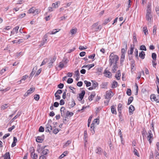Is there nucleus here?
Masks as SVG:
<instances>
[{"instance_id":"nucleus-50","label":"nucleus","mask_w":159,"mask_h":159,"mask_svg":"<svg viewBox=\"0 0 159 159\" xmlns=\"http://www.w3.org/2000/svg\"><path fill=\"white\" fill-rule=\"evenodd\" d=\"M70 33L72 34H73L75 33H76L77 31V29H73L70 30Z\"/></svg>"},{"instance_id":"nucleus-62","label":"nucleus","mask_w":159,"mask_h":159,"mask_svg":"<svg viewBox=\"0 0 159 159\" xmlns=\"http://www.w3.org/2000/svg\"><path fill=\"white\" fill-rule=\"evenodd\" d=\"M72 104H71L70 105V107H73L76 104L75 103V101H74V100L73 99H72Z\"/></svg>"},{"instance_id":"nucleus-38","label":"nucleus","mask_w":159,"mask_h":159,"mask_svg":"<svg viewBox=\"0 0 159 159\" xmlns=\"http://www.w3.org/2000/svg\"><path fill=\"white\" fill-rule=\"evenodd\" d=\"M107 82H104L102 83L101 84V88L102 89L106 88L107 86Z\"/></svg>"},{"instance_id":"nucleus-57","label":"nucleus","mask_w":159,"mask_h":159,"mask_svg":"<svg viewBox=\"0 0 159 159\" xmlns=\"http://www.w3.org/2000/svg\"><path fill=\"white\" fill-rule=\"evenodd\" d=\"M73 80L72 78H69L67 81V82L68 84H71L73 82Z\"/></svg>"},{"instance_id":"nucleus-48","label":"nucleus","mask_w":159,"mask_h":159,"mask_svg":"<svg viewBox=\"0 0 159 159\" xmlns=\"http://www.w3.org/2000/svg\"><path fill=\"white\" fill-rule=\"evenodd\" d=\"M8 107V106H7V104H5L4 105H2L1 107V109H3L4 110Z\"/></svg>"},{"instance_id":"nucleus-9","label":"nucleus","mask_w":159,"mask_h":159,"mask_svg":"<svg viewBox=\"0 0 159 159\" xmlns=\"http://www.w3.org/2000/svg\"><path fill=\"white\" fill-rule=\"evenodd\" d=\"M48 37L47 34L45 35L44 36V38L42 41L41 43L40 44V46L43 45L44 44L47 43V38Z\"/></svg>"},{"instance_id":"nucleus-31","label":"nucleus","mask_w":159,"mask_h":159,"mask_svg":"<svg viewBox=\"0 0 159 159\" xmlns=\"http://www.w3.org/2000/svg\"><path fill=\"white\" fill-rule=\"evenodd\" d=\"M148 135L147 136L148 138L152 139L153 134H152V131L151 130H149L148 132Z\"/></svg>"},{"instance_id":"nucleus-59","label":"nucleus","mask_w":159,"mask_h":159,"mask_svg":"<svg viewBox=\"0 0 159 159\" xmlns=\"http://www.w3.org/2000/svg\"><path fill=\"white\" fill-rule=\"evenodd\" d=\"M28 77V76L27 75H25L23 76V78L20 80V82L19 83H20L21 82V81L23 80H25Z\"/></svg>"},{"instance_id":"nucleus-20","label":"nucleus","mask_w":159,"mask_h":159,"mask_svg":"<svg viewBox=\"0 0 159 159\" xmlns=\"http://www.w3.org/2000/svg\"><path fill=\"white\" fill-rule=\"evenodd\" d=\"M91 82L92 83V87L94 89H96V88L98 86V82H96L95 80H91Z\"/></svg>"},{"instance_id":"nucleus-44","label":"nucleus","mask_w":159,"mask_h":159,"mask_svg":"<svg viewBox=\"0 0 159 159\" xmlns=\"http://www.w3.org/2000/svg\"><path fill=\"white\" fill-rule=\"evenodd\" d=\"M152 57L153 60L156 61V60L157 55L155 53H152Z\"/></svg>"},{"instance_id":"nucleus-35","label":"nucleus","mask_w":159,"mask_h":159,"mask_svg":"<svg viewBox=\"0 0 159 159\" xmlns=\"http://www.w3.org/2000/svg\"><path fill=\"white\" fill-rule=\"evenodd\" d=\"M142 134L143 137L144 138V136H146V135L147 134V132L145 128H143V130L142 131Z\"/></svg>"},{"instance_id":"nucleus-29","label":"nucleus","mask_w":159,"mask_h":159,"mask_svg":"<svg viewBox=\"0 0 159 159\" xmlns=\"http://www.w3.org/2000/svg\"><path fill=\"white\" fill-rule=\"evenodd\" d=\"M122 105L121 103H119L118 106V110L119 114L121 113V110L122 109Z\"/></svg>"},{"instance_id":"nucleus-21","label":"nucleus","mask_w":159,"mask_h":159,"mask_svg":"<svg viewBox=\"0 0 159 159\" xmlns=\"http://www.w3.org/2000/svg\"><path fill=\"white\" fill-rule=\"evenodd\" d=\"M121 76L120 72V70L117 71V73L116 74L115 77L118 80L120 79V77Z\"/></svg>"},{"instance_id":"nucleus-6","label":"nucleus","mask_w":159,"mask_h":159,"mask_svg":"<svg viewBox=\"0 0 159 159\" xmlns=\"http://www.w3.org/2000/svg\"><path fill=\"white\" fill-rule=\"evenodd\" d=\"M46 127L45 132H49V133H50L51 130L52 129V128L50 124L48 123L46 125Z\"/></svg>"},{"instance_id":"nucleus-5","label":"nucleus","mask_w":159,"mask_h":159,"mask_svg":"<svg viewBox=\"0 0 159 159\" xmlns=\"http://www.w3.org/2000/svg\"><path fill=\"white\" fill-rule=\"evenodd\" d=\"M44 136L43 134L41 136H37L36 138V141L37 142L42 143L44 140Z\"/></svg>"},{"instance_id":"nucleus-15","label":"nucleus","mask_w":159,"mask_h":159,"mask_svg":"<svg viewBox=\"0 0 159 159\" xmlns=\"http://www.w3.org/2000/svg\"><path fill=\"white\" fill-rule=\"evenodd\" d=\"M88 137V134L87 133V132L86 130L84 131V139L85 141L84 142V145L85 146L86 145V143L87 142V138Z\"/></svg>"},{"instance_id":"nucleus-36","label":"nucleus","mask_w":159,"mask_h":159,"mask_svg":"<svg viewBox=\"0 0 159 159\" xmlns=\"http://www.w3.org/2000/svg\"><path fill=\"white\" fill-rule=\"evenodd\" d=\"M133 39L134 40V43H137L138 41L136 37V34L135 33H134L133 34Z\"/></svg>"},{"instance_id":"nucleus-40","label":"nucleus","mask_w":159,"mask_h":159,"mask_svg":"<svg viewBox=\"0 0 159 159\" xmlns=\"http://www.w3.org/2000/svg\"><path fill=\"white\" fill-rule=\"evenodd\" d=\"M34 88H31L30 89L27 90V92H28L30 94L32 93L35 90Z\"/></svg>"},{"instance_id":"nucleus-8","label":"nucleus","mask_w":159,"mask_h":159,"mask_svg":"<svg viewBox=\"0 0 159 159\" xmlns=\"http://www.w3.org/2000/svg\"><path fill=\"white\" fill-rule=\"evenodd\" d=\"M21 114V111H19L17 114L11 120L10 123V124L12 123L14 120H16L17 118L20 116Z\"/></svg>"},{"instance_id":"nucleus-34","label":"nucleus","mask_w":159,"mask_h":159,"mask_svg":"<svg viewBox=\"0 0 159 159\" xmlns=\"http://www.w3.org/2000/svg\"><path fill=\"white\" fill-rule=\"evenodd\" d=\"M134 99L133 97H129L128 100V102L127 103V105H129L132 102Z\"/></svg>"},{"instance_id":"nucleus-42","label":"nucleus","mask_w":159,"mask_h":159,"mask_svg":"<svg viewBox=\"0 0 159 159\" xmlns=\"http://www.w3.org/2000/svg\"><path fill=\"white\" fill-rule=\"evenodd\" d=\"M102 67H100L99 68H97V70L98 71L97 73L99 75L101 74L102 73Z\"/></svg>"},{"instance_id":"nucleus-4","label":"nucleus","mask_w":159,"mask_h":159,"mask_svg":"<svg viewBox=\"0 0 159 159\" xmlns=\"http://www.w3.org/2000/svg\"><path fill=\"white\" fill-rule=\"evenodd\" d=\"M111 93H113L112 92L111 90L106 92V95L105 96L106 99H110L113 96V94L112 95Z\"/></svg>"},{"instance_id":"nucleus-22","label":"nucleus","mask_w":159,"mask_h":159,"mask_svg":"<svg viewBox=\"0 0 159 159\" xmlns=\"http://www.w3.org/2000/svg\"><path fill=\"white\" fill-rule=\"evenodd\" d=\"M145 55V53L143 51H141L139 53V57L143 59L144 58Z\"/></svg>"},{"instance_id":"nucleus-18","label":"nucleus","mask_w":159,"mask_h":159,"mask_svg":"<svg viewBox=\"0 0 159 159\" xmlns=\"http://www.w3.org/2000/svg\"><path fill=\"white\" fill-rule=\"evenodd\" d=\"M102 149L100 147H98L97 148L95 152L97 154L101 155L102 154Z\"/></svg>"},{"instance_id":"nucleus-27","label":"nucleus","mask_w":159,"mask_h":159,"mask_svg":"<svg viewBox=\"0 0 159 159\" xmlns=\"http://www.w3.org/2000/svg\"><path fill=\"white\" fill-rule=\"evenodd\" d=\"M95 96V93L94 92H93L92 94L89 97V101H91L93 100V98Z\"/></svg>"},{"instance_id":"nucleus-26","label":"nucleus","mask_w":159,"mask_h":159,"mask_svg":"<svg viewBox=\"0 0 159 159\" xmlns=\"http://www.w3.org/2000/svg\"><path fill=\"white\" fill-rule=\"evenodd\" d=\"M46 146H45L44 147L42 148L43 150L42 152V153L43 155H46L48 153V151L47 149H44Z\"/></svg>"},{"instance_id":"nucleus-23","label":"nucleus","mask_w":159,"mask_h":159,"mask_svg":"<svg viewBox=\"0 0 159 159\" xmlns=\"http://www.w3.org/2000/svg\"><path fill=\"white\" fill-rule=\"evenodd\" d=\"M113 66L112 69V71L113 73H114L116 70V69L118 68L117 65V64H113Z\"/></svg>"},{"instance_id":"nucleus-56","label":"nucleus","mask_w":159,"mask_h":159,"mask_svg":"<svg viewBox=\"0 0 159 159\" xmlns=\"http://www.w3.org/2000/svg\"><path fill=\"white\" fill-rule=\"evenodd\" d=\"M19 29V26H16L13 29V30L15 32L17 33L18 29Z\"/></svg>"},{"instance_id":"nucleus-7","label":"nucleus","mask_w":159,"mask_h":159,"mask_svg":"<svg viewBox=\"0 0 159 159\" xmlns=\"http://www.w3.org/2000/svg\"><path fill=\"white\" fill-rule=\"evenodd\" d=\"M56 59V57L54 56L53 58L51 59L50 60V61L48 64V66L49 68H51L52 66H53L52 64L55 61Z\"/></svg>"},{"instance_id":"nucleus-53","label":"nucleus","mask_w":159,"mask_h":159,"mask_svg":"<svg viewBox=\"0 0 159 159\" xmlns=\"http://www.w3.org/2000/svg\"><path fill=\"white\" fill-rule=\"evenodd\" d=\"M110 21V20L109 18H107L104 20L103 24L105 25H106Z\"/></svg>"},{"instance_id":"nucleus-64","label":"nucleus","mask_w":159,"mask_h":159,"mask_svg":"<svg viewBox=\"0 0 159 159\" xmlns=\"http://www.w3.org/2000/svg\"><path fill=\"white\" fill-rule=\"evenodd\" d=\"M39 131V132H43L44 131V128L42 126H41L40 127Z\"/></svg>"},{"instance_id":"nucleus-41","label":"nucleus","mask_w":159,"mask_h":159,"mask_svg":"<svg viewBox=\"0 0 159 159\" xmlns=\"http://www.w3.org/2000/svg\"><path fill=\"white\" fill-rule=\"evenodd\" d=\"M140 50L146 51L147 50V48L144 45H142L140 47Z\"/></svg>"},{"instance_id":"nucleus-28","label":"nucleus","mask_w":159,"mask_h":159,"mask_svg":"<svg viewBox=\"0 0 159 159\" xmlns=\"http://www.w3.org/2000/svg\"><path fill=\"white\" fill-rule=\"evenodd\" d=\"M60 2L59 1L55 3H53L52 4V7L54 8H57L58 7V4H60Z\"/></svg>"},{"instance_id":"nucleus-49","label":"nucleus","mask_w":159,"mask_h":159,"mask_svg":"<svg viewBox=\"0 0 159 159\" xmlns=\"http://www.w3.org/2000/svg\"><path fill=\"white\" fill-rule=\"evenodd\" d=\"M71 143V141L70 140H68L65 144L63 145V147L65 148L69 145Z\"/></svg>"},{"instance_id":"nucleus-3","label":"nucleus","mask_w":159,"mask_h":159,"mask_svg":"<svg viewBox=\"0 0 159 159\" xmlns=\"http://www.w3.org/2000/svg\"><path fill=\"white\" fill-rule=\"evenodd\" d=\"M102 28L100 25H98V23L97 22L94 24L92 26V30L93 31H97L100 30Z\"/></svg>"},{"instance_id":"nucleus-55","label":"nucleus","mask_w":159,"mask_h":159,"mask_svg":"<svg viewBox=\"0 0 159 159\" xmlns=\"http://www.w3.org/2000/svg\"><path fill=\"white\" fill-rule=\"evenodd\" d=\"M92 118V116H90L88 120V127H89L90 126V124L91 120V119Z\"/></svg>"},{"instance_id":"nucleus-61","label":"nucleus","mask_w":159,"mask_h":159,"mask_svg":"<svg viewBox=\"0 0 159 159\" xmlns=\"http://www.w3.org/2000/svg\"><path fill=\"white\" fill-rule=\"evenodd\" d=\"M64 64L61 61L59 63V65H58V67L61 68H62L64 67Z\"/></svg>"},{"instance_id":"nucleus-30","label":"nucleus","mask_w":159,"mask_h":159,"mask_svg":"<svg viewBox=\"0 0 159 159\" xmlns=\"http://www.w3.org/2000/svg\"><path fill=\"white\" fill-rule=\"evenodd\" d=\"M111 112L112 114H116V110L115 107L114 106L112 105L111 107Z\"/></svg>"},{"instance_id":"nucleus-37","label":"nucleus","mask_w":159,"mask_h":159,"mask_svg":"<svg viewBox=\"0 0 159 159\" xmlns=\"http://www.w3.org/2000/svg\"><path fill=\"white\" fill-rule=\"evenodd\" d=\"M31 156L32 158H33V159H36L38 157V155L35 154V153L31 152Z\"/></svg>"},{"instance_id":"nucleus-45","label":"nucleus","mask_w":159,"mask_h":159,"mask_svg":"<svg viewBox=\"0 0 159 159\" xmlns=\"http://www.w3.org/2000/svg\"><path fill=\"white\" fill-rule=\"evenodd\" d=\"M126 94L129 96H130L131 95V91L130 89H128L126 91Z\"/></svg>"},{"instance_id":"nucleus-60","label":"nucleus","mask_w":159,"mask_h":159,"mask_svg":"<svg viewBox=\"0 0 159 159\" xmlns=\"http://www.w3.org/2000/svg\"><path fill=\"white\" fill-rule=\"evenodd\" d=\"M156 30H157V26L155 25H154L153 26V34H155L156 33Z\"/></svg>"},{"instance_id":"nucleus-52","label":"nucleus","mask_w":159,"mask_h":159,"mask_svg":"<svg viewBox=\"0 0 159 159\" xmlns=\"http://www.w3.org/2000/svg\"><path fill=\"white\" fill-rule=\"evenodd\" d=\"M143 32L145 35H146L148 34V30L146 27H144L143 28Z\"/></svg>"},{"instance_id":"nucleus-13","label":"nucleus","mask_w":159,"mask_h":159,"mask_svg":"<svg viewBox=\"0 0 159 159\" xmlns=\"http://www.w3.org/2000/svg\"><path fill=\"white\" fill-rule=\"evenodd\" d=\"M60 110L61 112V116L64 117L66 112L65 107H61Z\"/></svg>"},{"instance_id":"nucleus-10","label":"nucleus","mask_w":159,"mask_h":159,"mask_svg":"<svg viewBox=\"0 0 159 159\" xmlns=\"http://www.w3.org/2000/svg\"><path fill=\"white\" fill-rule=\"evenodd\" d=\"M104 74H105V75L107 77L110 78L111 77V74L108 70H105L104 72Z\"/></svg>"},{"instance_id":"nucleus-14","label":"nucleus","mask_w":159,"mask_h":159,"mask_svg":"<svg viewBox=\"0 0 159 159\" xmlns=\"http://www.w3.org/2000/svg\"><path fill=\"white\" fill-rule=\"evenodd\" d=\"M135 108L133 105H130L129 107V112L130 115L133 114V111L134 110Z\"/></svg>"},{"instance_id":"nucleus-17","label":"nucleus","mask_w":159,"mask_h":159,"mask_svg":"<svg viewBox=\"0 0 159 159\" xmlns=\"http://www.w3.org/2000/svg\"><path fill=\"white\" fill-rule=\"evenodd\" d=\"M151 99H153L154 101L156 102H159V100L157 99L155 95L154 94H152L150 96Z\"/></svg>"},{"instance_id":"nucleus-54","label":"nucleus","mask_w":159,"mask_h":159,"mask_svg":"<svg viewBox=\"0 0 159 159\" xmlns=\"http://www.w3.org/2000/svg\"><path fill=\"white\" fill-rule=\"evenodd\" d=\"M94 66V64L93 63L91 64H88V65H86V66H87V67L89 68L88 70H89L91 68L93 67Z\"/></svg>"},{"instance_id":"nucleus-16","label":"nucleus","mask_w":159,"mask_h":159,"mask_svg":"<svg viewBox=\"0 0 159 159\" xmlns=\"http://www.w3.org/2000/svg\"><path fill=\"white\" fill-rule=\"evenodd\" d=\"M135 66V61L134 60H132L131 61V71H133L135 70V68L134 69V68Z\"/></svg>"},{"instance_id":"nucleus-19","label":"nucleus","mask_w":159,"mask_h":159,"mask_svg":"<svg viewBox=\"0 0 159 159\" xmlns=\"http://www.w3.org/2000/svg\"><path fill=\"white\" fill-rule=\"evenodd\" d=\"M60 29H54L52 31H50L47 34H56L57 32H58L60 30Z\"/></svg>"},{"instance_id":"nucleus-11","label":"nucleus","mask_w":159,"mask_h":159,"mask_svg":"<svg viewBox=\"0 0 159 159\" xmlns=\"http://www.w3.org/2000/svg\"><path fill=\"white\" fill-rule=\"evenodd\" d=\"M74 115V113L72 112H70L68 111H66V114L64 116V117L66 118H67L68 117H71Z\"/></svg>"},{"instance_id":"nucleus-63","label":"nucleus","mask_w":159,"mask_h":159,"mask_svg":"<svg viewBox=\"0 0 159 159\" xmlns=\"http://www.w3.org/2000/svg\"><path fill=\"white\" fill-rule=\"evenodd\" d=\"M59 131V130L58 129H55L53 131V133L55 134H57Z\"/></svg>"},{"instance_id":"nucleus-47","label":"nucleus","mask_w":159,"mask_h":159,"mask_svg":"<svg viewBox=\"0 0 159 159\" xmlns=\"http://www.w3.org/2000/svg\"><path fill=\"white\" fill-rule=\"evenodd\" d=\"M39 94H35L34 95V99L36 101H38L39 99Z\"/></svg>"},{"instance_id":"nucleus-24","label":"nucleus","mask_w":159,"mask_h":159,"mask_svg":"<svg viewBox=\"0 0 159 159\" xmlns=\"http://www.w3.org/2000/svg\"><path fill=\"white\" fill-rule=\"evenodd\" d=\"M4 159H11L9 152H7L4 155Z\"/></svg>"},{"instance_id":"nucleus-25","label":"nucleus","mask_w":159,"mask_h":159,"mask_svg":"<svg viewBox=\"0 0 159 159\" xmlns=\"http://www.w3.org/2000/svg\"><path fill=\"white\" fill-rule=\"evenodd\" d=\"M131 48H130V51H128V53L129 54L131 55L133 53L134 49V45H133L132 46V45H131Z\"/></svg>"},{"instance_id":"nucleus-46","label":"nucleus","mask_w":159,"mask_h":159,"mask_svg":"<svg viewBox=\"0 0 159 159\" xmlns=\"http://www.w3.org/2000/svg\"><path fill=\"white\" fill-rule=\"evenodd\" d=\"M84 83L86 84L87 87L90 86L91 85V83L90 82L88 81L87 80H85L84 81Z\"/></svg>"},{"instance_id":"nucleus-32","label":"nucleus","mask_w":159,"mask_h":159,"mask_svg":"<svg viewBox=\"0 0 159 159\" xmlns=\"http://www.w3.org/2000/svg\"><path fill=\"white\" fill-rule=\"evenodd\" d=\"M117 85L118 83L115 80H114L112 84L111 87L112 88H116L117 86Z\"/></svg>"},{"instance_id":"nucleus-39","label":"nucleus","mask_w":159,"mask_h":159,"mask_svg":"<svg viewBox=\"0 0 159 159\" xmlns=\"http://www.w3.org/2000/svg\"><path fill=\"white\" fill-rule=\"evenodd\" d=\"M37 69V68L36 67H34L31 72V73L30 74V76H32L34 74L35 72L36 71V70Z\"/></svg>"},{"instance_id":"nucleus-58","label":"nucleus","mask_w":159,"mask_h":159,"mask_svg":"<svg viewBox=\"0 0 159 159\" xmlns=\"http://www.w3.org/2000/svg\"><path fill=\"white\" fill-rule=\"evenodd\" d=\"M64 84L62 83H60L58 85L57 87L60 89H62L64 87Z\"/></svg>"},{"instance_id":"nucleus-33","label":"nucleus","mask_w":159,"mask_h":159,"mask_svg":"<svg viewBox=\"0 0 159 159\" xmlns=\"http://www.w3.org/2000/svg\"><path fill=\"white\" fill-rule=\"evenodd\" d=\"M68 154V151H66L64 152L61 156H60L59 158V159H61L66 156V155Z\"/></svg>"},{"instance_id":"nucleus-1","label":"nucleus","mask_w":159,"mask_h":159,"mask_svg":"<svg viewBox=\"0 0 159 159\" xmlns=\"http://www.w3.org/2000/svg\"><path fill=\"white\" fill-rule=\"evenodd\" d=\"M145 18L148 21V25L151 26L152 22V16L151 13V9L149 6L148 7Z\"/></svg>"},{"instance_id":"nucleus-2","label":"nucleus","mask_w":159,"mask_h":159,"mask_svg":"<svg viewBox=\"0 0 159 159\" xmlns=\"http://www.w3.org/2000/svg\"><path fill=\"white\" fill-rule=\"evenodd\" d=\"M118 57L115 55L113 53H111L109 56V65L110 66H112L113 64H117V62L119 60Z\"/></svg>"},{"instance_id":"nucleus-12","label":"nucleus","mask_w":159,"mask_h":159,"mask_svg":"<svg viewBox=\"0 0 159 159\" xmlns=\"http://www.w3.org/2000/svg\"><path fill=\"white\" fill-rule=\"evenodd\" d=\"M85 94V91L84 90H82L81 93L79 94V98L80 99H79V100H82L84 97V96Z\"/></svg>"},{"instance_id":"nucleus-43","label":"nucleus","mask_w":159,"mask_h":159,"mask_svg":"<svg viewBox=\"0 0 159 159\" xmlns=\"http://www.w3.org/2000/svg\"><path fill=\"white\" fill-rule=\"evenodd\" d=\"M133 153L135 155H136L138 157L139 156V155L138 152L137 150L135 148H134Z\"/></svg>"},{"instance_id":"nucleus-51","label":"nucleus","mask_w":159,"mask_h":159,"mask_svg":"<svg viewBox=\"0 0 159 159\" xmlns=\"http://www.w3.org/2000/svg\"><path fill=\"white\" fill-rule=\"evenodd\" d=\"M135 57L137 59H139L138 52V50L136 48H135Z\"/></svg>"}]
</instances>
